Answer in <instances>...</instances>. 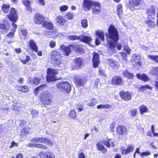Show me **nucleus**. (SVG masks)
<instances>
[{
    "mask_svg": "<svg viewBox=\"0 0 158 158\" xmlns=\"http://www.w3.org/2000/svg\"><path fill=\"white\" fill-rule=\"evenodd\" d=\"M102 143L108 148H110L111 146L114 147V143L112 142L111 139L108 138L103 140L102 141Z\"/></svg>",
    "mask_w": 158,
    "mask_h": 158,
    "instance_id": "26",
    "label": "nucleus"
},
{
    "mask_svg": "<svg viewBox=\"0 0 158 158\" xmlns=\"http://www.w3.org/2000/svg\"><path fill=\"white\" fill-rule=\"evenodd\" d=\"M12 26L13 27L12 29V31L13 32H15L17 27V25L14 23H12Z\"/></svg>",
    "mask_w": 158,
    "mask_h": 158,
    "instance_id": "62",
    "label": "nucleus"
},
{
    "mask_svg": "<svg viewBox=\"0 0 158 158\" xmlns=\"http://www.w3.org/2000/svg\"><path fill=\"white\" fill-rule=\"evenodd\" d=\"M29 46L31 49H38V48L35 42L32 40H31L29 42Z\"/></svg>",
    "mask_w": 158,
    "mask_h": 158,
    "instance_id": "42",
    "label": "nucleus"
},
{
    "mask_svg": "<svg viewBox=\"0 0 158 158\" xmlns=\"http://www.w3.org/2000/svg\"><path fill=\"white\" fill-rule=\"evenodd\" d=\"M47 73L46 78L48 82H51L58 79L56 77L59 73L58 69L48 68L47 69Z\"/></svg>",
    "mask_w": 158,
    "mask_h": 158,
    "instance_id": "5",
    "label": "nucleus"
},
{
    "mask_svg": "<svg viewBox=\"0 0 158 158\" xmlns=\"http://www.w3.org/2000/svg\"><path fill=\"white\" fill-rule=\"evenodd\" d=\"M52 95L49 91H45L42 93L39 98L40 101L44 107H46L52 104L53 102Z\"/></svg>",
    "mask_w": 158,
    "mask_h": 158,
    "instance_id": "3",
    "label": "nucleus"
},
{
    "mask_svg": "<svg viewBox=\"0 0 158 158\" xmlns=\"http://www.w3.org/2000/svg\"><path fill=\"white\" fill-rule=\"evenodd\" d=\"M80 36H78L76 35H69L67 37V39L70 40H80Z\"/></svg>",
    "mask_w": 158,
    "mask_h": 158,
    "instance_id": "44",
    "label": "nucleus"
},
{
    "mask_svg": "<svg viewBox=\"0 0 158 158\" xmlns=\"http://www.w3.org/2000/svg\"><path fill=\"white\" fill-rule=\"evenodd\" d=\"M98 74L101 76L104 77H106V74L105 73L104 71L102 69L99 70Z\"/></svg>",
    "mask_w": 158,
    "mask_h": 158,
    "instance_id": "57",
    "label": "nucleus"
},
{
    "mask_svg": "<svg viewBox=\"0 0 158 158\" xmlns=\"http://www.w3.org/2000/svg\"><path fill=\"white\" fill-rule=\"evenodd\" d=\"M79 38L80 40L88 44L90 43L92 40V39L90 37L83 35H80Z\"/></svg>",
    "mask_w": 158,
    "mask_h": 158,
    "instance_id": "29",
    "label": "nucleus"
},
{
    "mask_svg": "<svg viewBox=\"0 0 158 158\" xmlns=\"http://www.w3.org/2000/svg\"><path fill=\"white\" fill-rule=\"evenodd\" d=\"M95 34L96 36L100 39L101 40L103 41L104 39V33L100 31H95Z\"/></svg>",
    "mask_w": 158,
    "mask_h": 158,
    "instance_id": "39",
    "label": "nucleus"
},
{
    "mask_svg": "<svg viewBox=\"0 0 158 158\" xmlns=\"http://www.w3.org/2000/svg\"><path fill=\"white\" fill-rule=\"evenodd\" d=\"M137 78L144 82H146L148 81L149 79L148 76L144 73L142 75L139 73H137L136 74Z\"/></svg>",
    "mask_w": 158,
    "mask_h": 158,
    "instance_id": "33",
    "label": "nucleus"
},
{
    "mask_svg": "<svg viewBox=\"0 0 158 158\" xmlns=\"http://www.w3.org/2000/svg\"><path fill=\"white\" fill-rule=\"evenodd\" d=\"M31 112L32 117L35 118L38 115L39 112L35 109H33L31 111Z\"/></svg>",
    "mask_w": 158,
    "mask_h": 158,
    "instance_id": "51",
    "label": "nucleus"
},
{
    "mask_svg": "<svg viewBox=\"0 0 158 158\" xmlns=\"http://www.w3.org/2000/svg\"><path fill=\"white\" fill-rule=\"evenodd\" d=\"M140 113L142 114L143 113H147L148 110V108L143 105H142L139 107Z\"/></svg>",
    "mask_w": 158,
    "mask_h": 158,
    "instance_id": "37",
    "label": "nucleus"
},
{
    "mask_svg": "<svg viewBox=\"0 0 158 158\" xmlns=\"http://www.w3.org/2000/svg\"><path fill=\"white\" fill-rule=\"evenodd\" d=\"M116 46L118 49H120L122 47H123V49H130L128 48L126 43H123V45L120 43L117 44Z\"/></svg>",
    "mask_w": 158,
    "mask_h": 158,
    "instance_id": "40",
    "label": "nucleus"
},
{
    "mask_svg": "<svg viewBox=\"0 0 158 158\" xmlns=\"http://www.w3.org/2000/svg\"><path fill=\"white\" fill-rule=\"evenodd\" d=\"M152 87L148 85H144L139 87L138 88V91L139 92H143L146 89L152 90Z\"/></svg>",
    "mask_w": 158,
    "mask_h": 158,
    "instance_id": "36",
    "label": "nucleus"
},
{
    "mask_svg": "<svg viewBox=\"0 0 158 158\" xmlns=\"http://www.w3.org/2000/svg\"><path fill=\"white\" fill-rule=\"evenodd\" d=\"M68 8V6L67 5H63L60 7V10L61 12L66 11Z\"/></svg>",
    "mask_w": 158,
    "mask_h": 158,
    "instance_id": "55",
    "label": "nucleus"
},
{
    "mask_svg": "<svg viewBox=\"0 0 158 158\" xmlns=\"http://www.w3.org/2000/svg\"><path fill=\"white\" fill-rule=\"evenodd\" d=\"M30 128L28 127H23L20 131L19 136L23 138L26 135H27L29 132Z\"/></svg>",
    "mask_w": 158,
    "mask_h": 158,
    "instance_id": "25",
    "label": "nucleus"
},
{
    "mask_svg": "<svg viewBox=\"0 0 158 158\" xmlns=\"http://www.w3.org/2000/svg\"><path fill=\"white\" fill-rule=\"evenodd\" d=\"M108 65L113 69H118L119 67L120 64L116 60L113 59H108Z\"/></svg>",
    "mask_w": 158,
    "mask_h": 158,
    "instance_id": "20",
    "label": "nucleus"
},
{
    "mask_svg": "<svg viewBox=\"0 0 158 158\" xmlns=\"http://www.w3.org/2000/svg\"><path fill=\"white\" fill-rule=\"evenodd\" d=\"M40 90L39 88V87L37 86L34 90L33 93L35 95H36L39 93Z\"/></svg>",
    "mask_w": 158,
    "mask_h": 158,
    "instance_id": "60",
    "label": "nucleus"
},
{
    "mask_svg": "<svg viewBox=\"0 0 158 158\" xmlns=\"http://www.w3.org/2000/svg\"><path fill=\"white\" fill-rule=\"evenodd\" d=\"M123 78L119 75L113 76L110 80L111 85L115 86H121L124 84Z\"/></svg>",
    "mask_w": 158,
    "mask_h": 158,
    "instance_id": "7",
    "label": "nucleus"
},
{
    "mask_svg": "<svg viewBox=\"0 0 158 158\" xmlns=\"http://www.w3.org/2000/svg\"><path fill=\"white\" fill-rule=\"evenodd\" d=\"M143 2V0H129L128 6L130 9L134 10L136 9L135 7L139 6Z\"/></svg>",
    "mask_w": 158,
    "mask_h": 158,
    "instance_id": "13",
    "label": "nucleus"
},
{
    "mask_svg": "<svg viewBox=\"0 0 158 158\" xmlns=\"http://www.w3.org/2000/svg\"><path fill=\"white\" fill-rule=\"evenodd\" d=\"M132 65L134 66L141 65V59L140 56L138 54H134L131 60Z\"/></svg>",
    "mask_w": 158,
    "mask_h": 158,
    "instance_id": "14",
    "label": "nucleus"
},
{
    "mask_svg": "<svg viewBox=\"0 0 158 158\" xmlns=\"http://www.w3.org/2000/svg\"><path fill=\"white\" fill-rule=\"evenodd\" d=\"M23 3L28 10L31 9V2L30 1L25 0L23 1Z\"/></svg>",
    "mask_w": 158,
    "mask_h": 158,
    "instance_id": "50",
    "label": "nucleus"
},
{
    "mask_svg": "<svg viewBox=\"0 0 158 158\" xmlns=\"http://www.w3.org/2000/svg\"><path fill=\"white\" fill-rule=\"evenodd\" d=\"M51 63L54 66H58L62 63L63 59L61 54L56 50L52 53L50 56Z\"/></svg>",
    "mask_w": 158,
    "mask_h": 158,
    "instance_id": "4",
    "label": "nucleus"
},
{
    "mask_svg": "<svg viewBox=\"0 0 158 158\" xmlns=\"http://www.w3.org/2000/svg\"><path fill=\"white\" fill-rule=\"evenodd\" d=\"M6 17L11 21L16 22L18 19L17 10L14 8H11L10 10L9 14L6 15Z\"/></svg>",
    "mask_w": 158,
    "mask_h": 158,
    "instance_id": "10",
    "label": "nucleus"
},
{
    "mask_svg": "<svg viewBox=\"0 0 158 158\" xmlns=\"http://www.w3.org/2000/svg\"><path fill=\"white\" fill-rule=\"evenodd\" d=\"M93 56L92 65L93 68H96L98 67L100 63L99 55L98 53L94 52L93 53Z\"/></svg>",
    "mask_w": 158,
    "mask_h": 158,
    "instance_id": "15",
    "label": "nucleus"
},
{
    "mask_svg": "<svg viewBox=\"0 0 158 158\" xmlns=\"http://www.w3.org/2000/svg\"><path fill=\"white\" fill-rule=\"evenodd\" d=\"M81 24L83 27L84 28L87 27L88 26L87 19H82L81 21Z\"/></svg>",
    "mask_w": 158,
    "mask_h": 158,
    "instance_id": "48",
    "label": "nucleus"
},
{
    "mask_svg": "<svg viewBox=\"0 0 158 158\" xmlns=\"http://www.w3.org/2000/svg\"><path fill=\"white\" fill-rule=\"evenodd\" d=\"M119 94L121 99L124 101H129L132 98L131 94L128 91H125L124 90H122L119 92Z\"/></svg>",
    "mask_w": 158,
    "mask_h": 158,
    "instance_id": "12",
    "label": "nucleus"
},
{
    "mask_svg": "<svg viewBox=\"0 0 158 158\" xmlns=\"http://www.w3.org/2000/svg\"><path fill=\"white\" fill-rule=\"evenodd\" d=\"M115 125V123L114 122H113L110 124L109 128L111 131L112 132H114V131Z\"/></svg>",
    "mask_w": 158,
    "mask_h": 158,
    "instance_id": "54",
    "label": "nucleus"
},
{
    "mask_svg": "<svg viewBox=\"0 0 158 158\" xmlns=\"http://www.w3.org/2000/svg\"><path fill=\"white\" fill-rule=\"evenodd\" d=\"M151 154V153L149 151H147L141 153H140V156L143 157L146 156H149Z\"/></svg>",
    "mask_w": 158,
    "mask_h": 158,
    "instance_id": "58",
    "label": "nucleus"
},
{
    "mask_svg": "<svg viewBox=\"0 0 158 158\" xmlns=\"http://www.w3.org/2000/svg\"><path fill=\"white\" fill-rule=\"evenodd\" d=\"M18 143H15L14 141H12L11 144L10 146V148H11L14 147H18Z\"/></svg>",
    "mask_w": 158,
    "mask_h": 158,
    "instance_id": "59",
    "label": "nucleus"
},
{
    "mask_svg": "<svg viewBox=\"0 0 158 158\" xmlns=\"http://www.w3.org/2000/svg\"><path fill=\"white\" fill-rule=\"evenodd\" d=\"M117 13L120 19H121L123 14V6L121 4H119L117 5Z\"/></svg>",
    "mask_w": 158,
    "mask_h": 158,
    "instance_id": "35",
    "label": "nucleus"
},
{
    "mask_svg": "<svg viewBox=\"0 0 158 158\" xmlns=\"http://www.w3.org/2000/svg\"><path fill=\"white\" fill-rule=\"evenodd\" d=\"M69 117L71 119H75L77 117V114L75 110L74 109L71 110L68 114Z\"/></svg>",
    "mask_w": 158,
    "mask_h": 158,
    "instance_id": "41",
    "label": "nucleus"
},
{
    "mask_svg": "<svg viewBox=\"0 0 158 158\" xmlns=\"http://www.w3.org/2000/svg\"><path fill=\"white\" fill-rule=\"evenodd\" d=\"M41 79L40 77H35L33 78L30 81V82L34 85H38L41 81Z\"/></svg>",
    "mask_w": 158,
    "mask_h": 158,
    "instance_id": "38",
    "label": "nucleus"
},
{
    "mask_svg": "<svg viewBox=\"0 0 158 158\" xmlns=\"http://www.w3.org/2000/svg\"><path fill=\"white\" fill-rule=\"evenodd\" d=\"M10 24L5 19L2 23H0V28L5 30L6 31L9 28Z\"/></svg>",
    "mask_w": 158,
    "mask_h": 158,
    "instance_id": "32",
    "label": "nucleus"
},
{
    "mask_svg": "<svg viewBox=\"0 0 158 158\" xmlns=\"http://www.w3.org/2000/svg\"><path fill=\"white\" fill-rule=\"evenodd\" d=\"M108 37L107 41L110 48H114L116 47L115 42H117L119 39L118 33L117 29L113 25L110 26L108 29Z\"/></svg>",
    "mask_w": 158,
    "mask_h": 158,
    "instance_id": "1",
    "label": "nucleus"
},
{
    "mask_svg": "<svg viewBox=\"0 0 158 158\" xmlns=\"http://www.w3.org/2000/svg\"><path fill=\"white\" fill-rule=\"evenodd\" d=\"M83 64V60L81 58L78 57L73 59L71 67L73 70L80 69Z\"/></svg>",
    "mask_w": 158,
    "mask_h": 158,
    "instance_id": "8",
    "label": "nucleus"
},
{
    "mask_svg": "<svg viewBox=\"0 0 158 158\" xmlns=\"http://www.w3.org/2000/svg\"><path fill=\"white\" fill-rule=\"evenodd\" d=\"M149 57L158 63V56L149 55Z\"/></svg>",
    "mask_w": 158,
    "mask_h": 158,
    "instance_id": "53",
    "label": "nucleus"
},
{
    "mask_svg": "<svg viewBox=\"0 0 158 158\" xmlns=\"http://www.w3.org/2000/svg\"><path fill=\"white\" fill-rule=\"evenodd\" d=\"M55 21L57 24L63 26L64 24L66 19L62 16L58 15L56 18Z\"/></svg>",
    "mask_w": 158,
    "mask_h": 158,
    "instance_id": "28",
    "label": "nucleus"
},
{
    "mask_svg": "<svg viewBox=\"0 0 158 158\" xmlns=\"http://www.w3.org/2000/svg\"><path fill=\"white\" fill-rule=\"evenodd\" d=\"M19 60L22 63L26 64L28 61L31 60V59L28 55L23 54L20 56Z\"/></svg>",
    "mask_w": 158,
    "mask_h": 158,
    "instance_id": "24",
    "label": "nucleus"
},
{
    "mask_svg": "<svg viewBox=\"0 0 158 158\" xmlns=\"http://www.w3.org/2000/svg\"><path fill=\"white\" fill-rule=\"evenodd\" d=\"M97 102V100L95 98H92L90 100V102L88 103V106H89L92 107L94 106Z\"/></svg>",
    "mask_w": 158,
    "mask_h": 158,
    "instance_id": "46",
    "label": "nucleus"
},
{
    "mask_svg": "<svg viewBox=\"0 0 158 158\" xmlns=\"http://www.w3.org/2000/svg\"><path fill=\"white\" fill-rule=\"evenodd\" d=\"M111 106L109 104H106L105 105L100 104L97 106V108L98 109H108L111 108Z\"/></svg>",
    "mask_w": 158,
    "mask_h": 158,
    "instance_id": "43",
    "label": "nucleus"
},
{
    "mask_svg": "<svg viewBox=\"0 0 158 158\" xmlns=\"http://www.w3.org/2000/svg\"><path fill=\"white\" fill-rule=\"evenodd\" d=\"M92 6L95 8L93 9V13L97 14L101 11L100 4L98 2L92 1L91 0H84L82 5L83 8L85 11H89Z\"/></svg>",
    "mask_w": 158,
    "mask_h": 158,
    "instance_id": "2",
    "label": "nucleus"
},
{
    "mask_svg": "<svg viewBox=\"0 0 158 158\" xmlns=\"http://www.w3.org/2000/svg\"><path fill=\"white\" fill-rule=\"evenodd\" d=\"M74 82L76 87H84L86 83V80L81 78L80 77L77 76L74 78Z\"/></svg>",
    "mask_w": 158,
    "mask_h": 158,
    "instance_id": "16",
    "label": "nucleus"
},
{
    "mask_svg": "<svg viewBox=\"0 0 158 158\" xmlns=\"http://www.w3.org/2000/svg\"><path fill=\"white\" fill-rule=\"evenodd\" d=\"M43 27L47 29L48 30H49V31H47V32H49L51 33L52 32V30L53 29V25L52 23L47 21L44 22L43 24Z\"/></svg>",
    "mask_w": 158,
    "mask_h": 158,
    "instance_id": "23",
    "label": "nucleus"
},
{
    "mask_svg": "<svg viewBox=\"0 0 158 158\" xmlns=\"http://www.w3.org/2000/svg\"><path fill=\"white\" fill-rule=\"evenodd\" d=\"M17 90L22 93H26L29 91V88L26 85H17Z\"/></svg>",
    "mask_w": 158,
    "mask_h": 158,
    "instance_id": "31",
    "label": "nucleus"
},
{
    "mask_svg": "<svg viewBox=\"0 0 158 158\" xmlns=\"http://www.w3.org/2000/svg\"><path fill=\"white\" fill-rule=\"evenodd\" d=\"M60 49H81L80 45L75 43H72L68 46L62 45L60 47Z\"/></svg>",
    "mask_w": 158,
    "mask_h": 158,
    "instance_id": "18",
    "label": "nucleus"
},
{
    "mask_svg": "<svg viewBox=\"0 0 158 158\" xmlns=\"http://www.w3.org/2000/svg\"><path fill=\"white\" fill-rule=\"evenodd\" d=\"M78 158H85L84 153L82 152L78 154Z\"/></svg>",
    "mask_w": 158,
    "mask_h": 158,
    "instance_id": "61",
    "label": "nucleus"
},
{
    "mask_svg": "<svg viewBox=\"0 0 158 158\" xmlns=\"http://www.w3.org/2000/svg\"><path fill=\"white\" fill-rule=\"evenodd\" d=\"M117 134L119 136H126L128 134L127 128L123 125H119L116 128Z\"/></svg>",
    "mask_w": 158,
    "mask_h": 158,
    "instance_id": "9",
    "label": "nucleus"
},
{
    "mask_svg": "<svg viewBox=\"0 0 158 158\" xmlns=\"http://www.w3.org/2000/svg\"><path fill=\"white\" fill-rule=\"evenodd\" d=\"M39 155L41 158H55V156L53 154L48 152H45L41 151L39 153Z\"/></svg>",
    "mask_w": 158,
    "mask_h": 158,
    "instance_id": "21",
    "label": "nucleus"
},
{
    "mask_svg": "<svg viewBox=\"0 0 158 158\" xmlns=\"http://www.w3.org/2000/svg\"><path fill=\"white\" fill-rule=\"evenodd\" d=\"M71 52V50H64L63 54L65 56H68Z\"/></svg>",
    "mask_w": 158,
    "mask_h": 158,
    "instance_id": "64",
    "label": "nucleus"
},
{
    "mask_svg": "<svg viewBox=\"0 0 158 158\" xmlns=\"http://www.w3.org/2000/svg\"><path fill=\"white\" fill-rule=\"evenodd\" d=\"M34 19L35 24L40 25L44 22L45 18L42 15L36 13L34 17Z\"/></svg>",
    "mask_w": 158,
    "mask_h": 158,
    "instance_id": "19",
    "label": "nucleus"
},
{
    "mask_svg": "<svg viewBox=\"0 0 158 158\" xmlns=\"http://www.w3.org/2000/svg\"><path fill=\"white\" fill-rule=\"evenodd\" d=\"M10 6L9 4H4L2 7V10L5 13H7L9 10Z\"/></svg>",
    "mask_w": 158,
    "mask_h": 158,
    "instance_id": "45",
    "label": "nucleus"
},
{
    "mask_svg": "<svg viewBox=\"0 0 158 158\" xmlns=\"http://www.w3.org/2000/svg\"><path fill=\"white\" fill-rule=\"evenodd\" d=\"M47 84H43L39 85L38 87L40 90H43L44 88L47 87Z\"/></svg>",
    "mask_w": 158,
    "mask_h": 158,
    "instance_id": "63",
    "label": "nucleus"
},
{
    "mask_svg": "<svg viewBox=\"0 0 158 158\" xmlns=\"http://www.w3.org/2000/svg\"><path fill=\"white\" fill-rule=\"evenodd\" d=\"M156 11V8L154 6H152L150 9L147 10V19H153L154 20L153 16L154 15Z\"/></svg>",
    "mask_w": 158,
    "mask_h": 158,
    "instance_id": "22",
    "label": "nucleus"
},
{
    "mask_svg": "<svg viewBox=\"0 0 158 158\" xmlns=\"http://www.w3.org/2000/svg\"><path fill=\"white\" fill-rule=\"evenodd\" d=\"M57 88L63 92L69 93L71 89V86L70 83L66 81H61L56 85Z\"/></svg>",
    "mask_w": 158,
    "mask_h": 158,
    "instance_id": "6",
    "label": "nucleus"
},
{
    "mask_svg": "<svg viewBox=\"0 0 158 158\" xmlns=\"http://www.w3.org/2000/svg\"><path fill=\"white\" fill-rule=\"evenodd\" d=\"M74 16V15L71 12H68L65 14V17L69 19H72Z\"/></svg>",
    "mask_w": 158,
    "mask_h": 158,
    "instance_id": "52",
    "label": "nucleus"
},
{
    "mask_svg": "<svg viewBox=\"0 0 158 158\" xmlns=\"http://www.w3.org/2000/svg\"><path fill=\"white\" fill-rule=\"evenodd\" d=\"M122 74L124 77H126L128 79H133L134 77L133 74L130 73L127 70L124 71L123 72Z\"/></svg>",
    "mask_w": 158,
    "mask_h": 158,
    "instance_id": "30",
    "label": "nucleus"
},
{
    "mask_svg": "<svg viewBox=\"0 0 158 158\" xmlns=\"http://www.w3.org/2000/svg\"><path fill=\"white\" fill-rule=\"evenodd\" d=\"M153 19H149L146 21L145 23L146 26L151 28H154L156 26V23Z\"/></svg>",
    "mask_w": 158,
    "mask_h": 158,
    "instance_id": "34",
    "label": "nucleus"
},
{
    "mask_svg": "<svg viewBox=\"0 0 158 158\" xmlns=\"http://www.w3.org/2000/svg\"><path fill=\"white\" fill-rule=\"evenodd\" d=\"M34 145L35 147L38 148L44 149H46L48 148L46 146L41 144L35 143Z\"/></svg>",
    "mask_w": 158,
    "mask_h": 158,
    "instance_id": "49",
    "label": "nucleus"
},
{
    "mask_svg": "<svg viewBox=\"0 0 158 158\" xmlns=\"http://www.w3.org/2000/svg\"><path fill=\"white\" fill-rule=\"evenodd\" d=\"M137 112V110L136 108L132 109L130 110L129 113H130V115L133 117H135L136 116Z\"/></svg>",
    "mask_w": 158,
    "mask_h": 158,
    "instance_id": "47",
    "label": "nucleus"
},
{
    "mask_svg": "<svg viewBox=\"0 0 158 158\" xmlns=\"http://www.w3.org/2000/svg\"><path fill=\"white\" fill-rule=\"evenodd\" d=\"M31 141L34 143H47V145H52V143L49 139L46 138H35L31 139Z\"/></svg>",
    "mask_w": 158,
    "mask_h": 158,
    "instance_id": "11",
    "label": "nucleus"
},
{
    "mask_svg": "<svg viewBox=\"0 0 158 158\" xmlns=\"http://www.w3.org/2000/svg\"><path fill=\"white\" fill-rule=\"evenodd\" d=\"M97 150L101 151L103 154H105L107 152V149L101 142H98L96 144Z\"/></svg>",
    "mask_w": 158,
    "mask_h": 158,
    "instance_id": "27",
    "label": "nucleus"
},
{
    "mask_svg": "<svg viewBox=\"0 0 158 158\" xmlns=\"http://www.w3.org/2000/svg\"><path fill=\"white\" fill-rule=\"evenodd\" d=\"M20 32L21 34L24 36H26L28 33L27 30L24 28L21 29Z\"/></svg>",
    "mask_w": 158,
    "mask_h": 158,
    "instance_id": "56",
    "label": "nucleus"
},
{
    "mask_svg": "<svg viewBox=\"0 0 158 158\" xmlns=\"http://www.w3.org/2000/svg\"><path fill=\"white\" fill-rule=\"evenodd\" d=\"M134 149V146L131 144L128 145L126 149H125L123 147L120 148L121 153L124 155H127L129 154L132 152Z\"/></svg>",
    "mask_w": 158,
    "mask_h": 158,
    "instance_id": "17",
    "label": "nucleus"
}]
</instances>
